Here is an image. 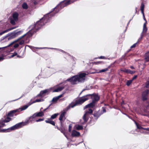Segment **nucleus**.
Returning <instances> with one entry per match:
<instances>
[{"mask_svg": "<svg viewBox=\"0 0 149 149\" xmlns=\"http://www.w3.org/2000/svg\"><path fill=\"white\" fill-rule=\"evenodd\" d=\"M103 114V112L102 111H100V110H99L97 111H94L93 115L95 117V119L97 120L98 118Z\"/></svg>", "mask_w": 149, "mask_h": 149, "instance_id": "obj_11", "label": "nucleus"}, {"mask_svg": "<svg viewBox=\"0 0 149 149\" xmlns=\"http://www.w3.org/2000/svg\"><path fill=\"white\" fill-rule=\"evenodd\" d=\"M63 134H64V135L65 136L66 138L68 140H69V138H68V136H67V133H65V132H64V133H63Z\"/></svg>", "mask_w": 149, "mask_h": 149, "instance_id": "obj_56", "label": "nucleus"}, {"mask_svg": "<svg viewBox=\"0 0 149 149\" xmlns=\"http://www.w3.org/2000/svg\"><path fill=\"white\" fill-rule=\"evenodd\" d=\"M51 88L49 89H46L44 90L41 91L40 93L37 95L36 97H43L46 95H48L50 92Z\"/></svg>", "mask_w": 149, "mask_h": 149, "instance_id": "obj_7", "label": "nucleus"}, {"mask_svg": "<svg viewBox=\"0 0 149 149\" xmlns=\"http://www.w3.org/2000/svg\"><path fill=\"white\" fill-rule=\"evenodd\" d=\"M54 15L51 11L44 15L43 17L38 21L34 25H31L29 28L31 29V30L21 36V39L25 36L26 37V38L31 37L34 33L37 32L42 26L49 22L51 18L54 16Z\"/></svg>", "mask_w": 149, "mask_h": 149, "instance_id": "obj_1", "label": "nucleus"}, {"mask_svg": "<svg viewBox=\"0 0 149 149\" xmlns=\"http://www.w3.org/2000/svg\"><path fill=\"white\" fill-rule=\"evenodd\" d=\"M26 94V93L23 94L21 96V97H19V98H18V99H16V100H13L12 101H15L18 100H19V99H20L21 98H22V97L24 96Z\"/></svg>", "mask_w": 149, "mask_h": 149, "instance_id": "obj_38", "label": "nucleus"}, {"mask_svg": "<svg viewBox=\"0 0 149 149\" xmlns=\"http://www.w3.org/2000/svg\"><path fill=\"white\" fill-rule=\"evenodd\" d=\"M102 112H103V113H104L106 112V110L105 109V108L104 107H102Z\"/></svg>", "mask_w": 149, "mask_h": 149, "instance_id": "obj_59", "label": "nucleus"}, {"mask_svg": "<svg viewBox=\"0 0 149 149\" xmlns=\"http://www.w3.org/2000/svg\"><path fill=\"white\" fill-rule=\"evenodd\" d=\"M11 120V118L9 117V116H7V117L4 120H3V121L5 123H8Z\"/></svg>", "mask_w": 149, "mask_h": 149, "instance_id": "obj_25", "label": "nucleus"}, {"mask_svg": "<svg viewBox=\"0 0 149 149\" xmlns=\"http://www.w3.org/2000/svg\"><path fill=\"white\" fill-rule=\"evenodd\" d=\"M17 55V53L16 52H14L13 54L12 55H11V57H13L14 56Z\"/></svg>", "mask_w": 149, "mask_h": 149, "instance_id": "obj_46", "label": "nucleus"}, {"mask_svg": "<svg viewBox=\"0 0 149 149\" xmlns=\"http://www.w3.org/2000/svg\"><path fill=\"white\" fill-rule=\"evenodd\" d=\"M22 32V31H17L15 30L12 32L9 33L5 36L2 37L1 38V41L8 37V40L13 39L20 35Z\"/></svg>", "mask_w": 149, "mask_h": 149, "instance_id": "obj_4", "label": "nucleus"}, {"mask_svg": "<svg viewBox=\"0 0 149 149\" xmlns=\"http://www.w3.org/2000/svg\"><path fill=\"white\" fill-rule=\"evenodd\" d=\"M89 95H89L90 98L92 99V101L97 104L100 98V96L98 95V94L94 93L92 94H89Z\"/></svg>", "mask_w": 149, "mask_h": 149, "instance_id": "obj_9", "label": "nucleus"}, {"mask_svg": "<svg viewBox=\"0 0 149 149\" xmlns=\"http://www.w3.org/2000/svg\"><path fill=\"white\" fill-rule=\"evenodd\" d=\"M24 40H22L21 41H20L19 43V45H22L23 44H24Z\"/></svg>", "mask_w": 149, "mask_h": 149, "instance_id": "obj_43", "label": "nucleus"}, {"mask_svg": "<svg viewBox=\"0 0 149 149\" xmlns=\"http://www.w3.org/2000/svg\"><path fill=\"white\" fill-rule=\"evenodd\" d=\"M137 125L136 126L137 129H143V127H141L139 123L138 124V125Z\"/></svg>", "mask_w": 149, "mask_h": 149, "instance_id": "obj_42", "label": "nucleus"}, {"mask_svg": "<svg viewBox=\"0 0 149 149\" xmlns=\"http://www.w3.org/2000/svg\"><path fill=\"white\" fill-rule=\"evenodd\" d=\"M34 103L37 102H40V99H36L34 101Z\"/></svg>", "mask_w": 149, "mask_h": 149, "instance_id": "obj_55", "label": "nucleus"}, {"mask_svg": "<svg viewBox=\"0 0 149 149\" xmlns=\"http://www.w3.org/2000/svg\"><path fill=\"white\" fill-rule=\"evenodd\" d=\"M72 128V124H70L69 125V128H68V131L69 132H71V131Z\"/></svg>", "mask_w": 149, "mask_h": 149, "instance_id": "obj_37", "label": "nucleus"}, {"mask_svg": "<svg viewBox=\"0 0 149 149\" xmlns=\"http://www.w3.org/2000/svg\"><path fill=\"white\" fill-rule=\"evenodd\" d=\"M4 59V58L2 56H0V61H3Z\"/></svg>", "mask_w": 149, "mask_h": 149, "instance_id": "obj_62", "label": "nucleus"}, {"mask_svg": "<svg viewBox=\"0 0 149 149\" xmlns=\"http://www.w3.org/2000/svg\"><path fill=\"white\" fill-rule=\"evenodd\" d=\"M143 38L142 37H140L138 39V41L137 42H138V43L139 44L140 42L141 41Z\"/></svg>", "mask_w": 149, "mask_h": 149, "instance_id": "obj_53", "label": "nucleus"}, {"mask_svg": "<svg viewBox=\"0 0 149 149\" xmlns=\"http://www.w3.org/2000/svg\"><path fill=\"white\" fill-rule=\"evenodd\" d=\"M149 90H147L144 91L142 94V99L143 101L146 100L148 99V96Z\"/></svg>", "mask_w": 149, "mask_h": 149, "instance_id": "obj_12", "label": "nucleus"}, {"mask_svg": "<svg viewBox=\"0 0 149 149\" xmlns=\"http://www.w3.org/2000/svg\"><path fill=\"white\" fill-rule=\"evenodd\" d=\"M10 22L13 25H15V22L17 21L16 20H15L12 17H10Z\"/></svg>", "mask_w": 149, "mask_h": 149, "instance_id": "obj_22", "label": "nucleus"}, {"mask_svg": "<svg viewBox=\"0 0 149 149\" xmlns=\"http://www.w3.org/2000/svg\"><path fill=\"white\" fill-rule=\"evenodd\" d=\"M58 99L56 97H53L52 100L50 102H52V103L55 104L57 103Z\"/></svg>", "mask_w": 149, "mask_h": 149, "instance_id": "obj_23", "label": "nucleus"}, {"mask_svg": "<svg viewBox=\"0 0 149 149\" xmlns=\"http://www.w3.org/2000/svg\"><path fill=\"white\" fill-rule=\"evenodd\" d=\"M14 43H15V42H14L13 41L12 42H11L10 44H9L8 46H5V47H3V48H4V49L8 47H9V46H10V45H13V44H14Z\"/></svg>", "mask_w": 149, "mask_h": 149, "instance_id": "obj_35", "label": "nucleus"}, {"mask_svg": "<svg viewBox=\"0 0 149 149\" xmlns=\"http://www.w3.org/2000/svg\"><path fill=\"white\" fill-rule=\"evenodd\" d=\"M92 88L91 86H86L85 88L83 89V91H84L85 90H88L90 89H91Z\"/></svg>", "mask_w": 149, "mask_h": 149, "instance_id": "obj_29", "label": "nucleus"}, {"mask_svg": "<svg viewBox=\"0 0 149 149\" xmlns=\"http://www.w3.org/2000/svg\"><path fill=\"white\" fill-rule=\"evenodd\" d=\"M44 116V113L42 111H40L39 112H37L34 113L32 116L29 117L28 119L29 122H31L33 120V119L37 117H40Z\"/></svg>", "mask_w": 149, "mask_h": 149, "instance_id": "obj_6", "label": "nucleus"}, {"mask_svg": "<svg viewBox=\"0 0 149 149\" xmlns=\"http://www.w3.org/2000/svg\"><path fill=\"white\" fill-rule=\"evenodd\" d=\"M90 95L88 94L79 97L78 99L76 100L75 103H74L73 102H72L68 106V107L66 108V110L69 109L71 108H73L78 105H81L85 101L90 99L89 95Z\"/></svg>", "mask_w": 149, "mask_h": 149, "instance_id": "obj_3", "label": "nucleus"}, {"mask_svg": "<svg viewBox=\"0 0 149 149\" xmlns=\"http://www.w3.org/2000/svg\"><path fill=\"white\" fill-rule=\"evenodd\" d=\"M12 131L10 127L6 129H0V132H10Z\"/></svg>", "mask_w": 149, "mask_h": 149, "instance_id": "obj_21", "label": "nucleus"}, {"mask_svg": "<svg viewBox=\"0 0 149 149\" xmlns=\"http://www.w3.org/2000/svg\"><path fill=\"white\" fill-rule=\"evenodd\" d=\"M144 5L143 3H141V10H144Z\"/></svg>", "mask_w": 149, "mask_h": 149, "instance_id": "obj_41", "label": "nucleus"}, {"mask_svg": "<svg viewBox=\"0 0 149 149\" xmlns=\"http://www.w3.org/2000/svg\"><path fill=\"white\" fill-rule=\"evenodd\" d=\"M132 81L131 80H128L126 82V84L127 86H129L132 83Z\"/></svg>", "mask_w": 149, "mask_h": 149, "instance_id": "obj_30", "label": "nucleus"}, {"mask_svg": "<svg viewBox=\"0 0 149 149\" xmlns=\"http://www.w3.org/2000/svg\"><path fill=\"white\" fill-rule=\"evenodd\" d=\"M121 71L123 72H125L127 74H133L135 73L136 71H132L129 69H121L120 70Z\"/></svg>", "mask_w": 149, "mask_h": 149, "instance_id": "obj_14", "label": "nucleus"}, {"mask_svg": "<svg viewBox=\"0 0 149 149\" xmlns=\"http://www.w3.org/2000/svg\"><path fill=\"white\" fill-rule=\"evenodd\" d=\"M137 77V75H135L132 78V79H131L132 81H133L134 80V79H136V78Z\"/></svg>", "mask_w": 149, "mask_h": 149, "instance_id": "obj_52", "label": "nucleus"}, {"mask_svg": "<svg viewBox=\"0 0 149 149\" xmlns=\"http://www.w3.org/2000/svg\"><path fill=\"white\" fill-rule=\"evenodd\" d=\"M75 128L78 130H82L83 129V127L82 125L76 124L74 126Z\"/></svg>", "mask_w": 149, "mask_h": 149, "instance_id": "obj_19", "label": "nucleus"}, {"mask_svg": "<svg viewBox=\"0 0 149 149\" xmlns=\"http://www.w3.org/2000/svg\"><path fill=\"white\" fill-rule=\"evenodd\" d=\"M28 107V106H27V104L21 107L20 108H19L17 109H19L18 112H19L21 111L24 110L26 109Z\"/></svg>", "mask_w": 149, "mask_h": 149, "instance_id": "obj_20", "label": "nucleus"}, {"mask_svg": "<svg viewBox=\"0 0 149 149\" xmlns=\"http://www.w3.org/2000/svg\"><path fill=\"white\" fill-rule=\"evenodd\" d=\"M29 121L28 118L24 122H22L16 124L14 126L10 127L11 131L15 130L21 128L23 126L26 125L29 123Z\"/></svg>", "mask_w": 149, "mask_h": 149, "instance_id": "obj_5", "label": "nucleus"}, {"mask_svg": "<svg viewBox=\"0 0 149 149\" xmlns=\"http://www.w3.org/2000/svg\"><path fill=\"white\" fill-rule=\"evenodd\" d=\"M87 74L85 72H81L78 74L72 76L67 79L64 82L66 81L70 82L72 84H77V82H84L86 76Z\"/></svg>", "mask_w": 149, "mask_h": 149, "instance_id": "obj_2", "label": "nucleus"}, {"mask_svg": "<svg viewBox=\"0 0 149 149\" xmlns=\"http://www.w3.org/2000/svg\"><path fill=\"white\" fill-rule=\"evenodd\" d=\"M93 110L91 108H89L88 109V111H85V113L83 117V119L84 123L87 122L88 120V118L87 117V116H88V114L93 115Z\"/></svg>", "mask_w": 149, "mask_h": 149, "instance_id": "obj_8", "label": "nucleus"}, {"mask_svg": "<svg viewBox=\"0 0 149 149\" xmlns=\"http://www.w3.org/2000/svg\"><path fill=\"white\" fill-rule=\"evenodd\" d=\"M87 108H89V105H88V104H87V105H86L84 108V110H85V109H86Z\"/></svg>", "mask_w": 149, "mask_h": 149, "instance_id": "obj_58", "label": "nucleus"}, {"mask_svg": "<svg viewBox=\"0 0 149 149\" xmlns=\"http://www.w3.org/2000/svg\"><path fill=\"white\" fill-rule=\"evenodd\" d=\"M145 56H148L149 57V51L147 52L145 54Z\"/></svg>", "mask_w": 149, "mask_h": 149, "instance_id": "obj_61", "label": "nucleus"}, {"mask_svg": "<svg viewBox=\"0 0 149 149\" xmlns=\"http://www.w3.org/2000/svg\"><path fill=\"white\" fill-rule=\"evenodd\" d=\"M99 58V59H108L109 60L110 59L109 58H107V57H106L105 56H99L98 57V58H95V59L97 58Z\"/></svg>", "mask_w": 149, "mask_h": 149, "instance_id": "obj_31", "label": "nucleus"}, {"mask_svg": "<svg viewBox=\"0 0 149 149\" xmlns=\"http://www.w3.org/2000/svg\"><path fill=\"white\" fill-rule=\"evenodd\" d=\"M80 135V133L75 130H73L72 131L71 136L73 137H78Z\"/></svg>", "mask_w": 149, "mask_h": 149, "instance_id": "obj_15", "label": "nucleus"}, {"mask_svg": "<svg viewBox=\"0 0 149 149\" xmlns=\"http://www.w3.org/2000/svg\"><path fill=\"white\" fill-rule=\"evenodd\" d=\"M34 103V101H33L32 102H28L26 104L27 105V106H28V107L32 104H33Z\"/></svg>", "mask_w": 149, "mask_h": 149, "instance_id": "obj_51", "label": "nucleus"}, {"mask_svg": "<svg viewBox=\"0 0 149 149\" xmlns=\"http://www.w3.org/2000/svg\"><path fill=\"white\" fill-rule=\"evenodd\" d=\"M33 3L35 5H36L38 4V2L37 1H33Z\"/></svg>", "mask_w": 149, "mask_h": 149, "instance_id": "obj_64", "label": "nucleus"}, {"mask_svg": "<svg viewBox=\"0 0 149 149\" xmlns=\"http://www.w3.org/2000/svg\"><path fill=\"white\" fill-rule=\"evenodd\" d=\"M16 28H17V27H11L10 28H9L8 29H6L7 30V32H8L9 31H10L12 30H13L14 29H15Z\"/></svg>", "mask_w": 149, "mask_h": 149, "instance_id": "obj_36", "label": "nucleus"}, {"mask_svg": "<svg viewBox=\"0 0 149 149\" xmlns=\"http://www.w3.org/2000/svg\"><path fill=\"white\" fill-rule=\"evenodd\" d=\"M144 59L145 60V62H148L149 61V57L148 56H145L144 58Z\"/></svg>", "mask_w": 149, "mask_h": 149, "instance_id": "obj_40", "label": "nucleus"}, {"mask_svg": "<svg viewBox=\"0 0 149 149\" xmlns=\"http://www.w3.org/2000/svg\"><path fill=\"white\" fill-rule=\"evenodd\" d=\"M64 87H65L64 86H59L58 88L55 89L54 90H53L52 91V92H58L62 91L63 89L64 88Z\"/></svg>", "mask_w": 149, "mask_h": 149, "instance_id": "obj_18", "label": "nucleus"}, {"mask_svg": "<svg viewBox=\"0 0 149 149\" xmlns=\"http://www.w3.org/2000/svg\"><path fill=\"white\" fill-rule=\"evenodd\" d=\"M47 120H45V122H46V123H48L50 124V122L51 121V119L50 118H48Z\"/></svg>", "mask_w": 149, "mask_h": 149, "instance_id": "obj_48", "label": "nucleus"}, {"mask_svg": "<svg viewBox=\"0 0 149 149\" xmlns=\"http://www.w3.org/2000/svg\"><path fill=\"white\" fill-rule=\"evenodd\" d=\"M104 63V62L102 61H97L96 62V64H103Z\"/></svg>", "mask_w": 149, "mask_h": 149, "instance_id": "obj_44", "label": "nucleus"}, {"mask_svg": "<svg viewBox=\"0 0 149 149\" xmlns=\"http://www.w3.org/2000/svg\"><path fill=\"white\" fill-rule=\"evenodd\" d=\"M19 14L17 12H14L12 18L15 19V20H16L17 21L18 20Z\"/></svg>", "mask_w": 149, "mask_h": 149, "instance_id": "obj_17", "label": "nucleus"}, {"mask_svg": "<svg viewBox=\"0 0 149 149\" xmlns=\"http://www.w3.org/2000/svg\"><path fill=\"white\" fill-rule=\"evenodd\" d=\"M48 48L47 47H35V48L36 49H45Z\"/></svg>", "mask_w": 149, "mask_h": 149, "instance_id": "obj_63", "label": "nucleus"}, {"mask_svg": "<svg viewBox=\"0 0 149 149\" xmlns=\"http://www.w3.org/2000/svg\"><path fill=\"white\" fill-rule=\"evenodd\" d=\"M59 115L58 113H55L51 116L50 119L51 120L54 119L55 118Z\"/></svg>", "mask_w": 149, "mask_h": 149, "instance_id": "obj_24", "label": "nucleus"}, {"mask_svg": "<svg viewBox=\"0 0 149 149\" xmlns=\"http://www.w3.org/2000/svg\"><path fill=\"white\" fill-rule=\"evenodd\" d=\"M7 30H4L3 31L1 32L0 33V36L2 35H3V34L6 33L7 32Z\"/></svg>", "mask_w": 149, "mask_h": 149, "instance_id": "obj_45", "label": "nucleus"}, {"mask_svg": "<svg viewBox=\"0 0 149 149\" xmlns=\"http://www.w3.org/2000/svg\"><path fill=\"white\" fill-rule=\"evenodd\" d=\"M139 44L138 43V42H136V43L134 44L133 45L131 46L130 47L131 48H135L136 46L138 45Z\"/></svg>", "mask_w": 149, "mask_h": 149, "instance_id": "obj_32", "label": "nucleus"}, {"mask_svg": "<svg viewBox=\"0 0 149 149\" xmlns=\"http://www.w3.org/2000/svg\"><path fill=\"white\" fill-rule=\"evenodd\" d=\"M61 52H62V53H65V54H66L68 55L69 56H70V54L68 53L65 52V51H64L63 50H62V51ZM71 56L72 58H74V57L72 56L71 55Z\"/></svg>", "mask_w": 149, "mask_h": 149, "instance_id": "obj_39", "label": "nucleus"}, {"mask_svg": "<svg viewBox=\"0 0 149 149\" xmlns=\"http://www.w3.org/2000/svg\"><path fill=\"white\" fill-rule=\"evenodd\" d=\"M22 7L23 9H27L28 8V5L25 2H24L23 3L22 5Z\"/></svg>", "mask_w": 149, "mask_h": 149, "instance_id": "obj_27", "label": "nucleus"}, {"mask_svg": "<svg viewBox=\"0 0 149 149\" xmlns=\"http://www.w3.org/2000/svg\"><path fill=\"white\" fill-rule=\"evenodd\" d=\"M147 30L148 29L147 27H143L142 32L143 33H146Z\"/></svg>", "mask_w": 149, "mask_h": 149, "instance_id": "obj_33", "label": "nucleus"}, {"mask_svg": "<svg viewBox=\"0 0 149 149\" xmlns=\"http://www.w3.org/2000/svg\"><path fill=\"white\" fill-rule=\"evenodd\" d=\"M14 43H15V42H14L13 41L12 42H11L10 44H9L8 46H5V47H3V48H4V49L8 47H9V46H10V45H13V44H14Z\"/></svg>", "mask_w": 149, "mask_h": 149, "instance_id": "obj_34", "label": "nucleus"}, {"mask_svg": "<svg viewBox=\"0 0 149 149\" xmlns=\"http://www.w3.org/2000/svg\"><path fill=\"white\" fill-rule=\"evenodd\" d=\"M19 109H15L10 111L7 114V116L12 117L13 116L14 114L16 112H19Z\"/></svg>", "mask_w": 149, "mask_h": 149, "instance_id": "obj_13", "label": "nucleus"}, {"mask_svg": "<svg viewBox=\"0 0 149 149\" xmlns=\"http://www.w3.org/2000/svg\"><path fill=\"white\" fill-rule=\"evenodd\" d=\"M44 120V118H39L37 120H36V122H40V121H43Z\"/></svg>", "mask_w": 149, "mask_h": 149, "instance_id": "obj_49", "label": "nucleus"}, {"mask_svg": "<svg viewBox=\"0 0 149 149\" xmlns=\"http://www.w3.org/2000/svg\"><path fill=\"white\" fill-rule=\"evenodd\" d=\"M68 107V106L63 109V112L61 113L59 117V119L60 120V125L61 127L63 126L62 122V121L63 120V117L65 116V114L66 113V111L69 110L68 109V110H66V108H67Z\"/></svg>", "mask_w": 149, "mask_h": 149, "instance_id": "obj_10", "label": "nucleus"}, {"mask_svg": "<svg viewBox=\"0 0 149 149\" xmlns=\"http://www.w3.org/2000/svg\"><path fill=\"white\" fill-rule=\"evenodd\" d=\"M97 104L96 103L93 101L91 102L88 104L89 108H93V110L95 109V108H94Z\"/></svg>", "mask_w": 149, "mask_h": 149, "instance_id": "obj_16", "label": "nucleus"}, {"mask_svg": "<svg viewBox=\"0 0 149 149\" xmlns=\"http://www.w3.org/2000/svg\"><path fill=\"white\" fill-rule=\"evenodd\" d=\"M50 124L53 126H55V122L54 121L52 120H51Z\"/></svg>", "mask_w": 149, "mask_h": 149, "instance_id": "obj_54", "label": "nucleus"}, {"mask_svg": "<svg viewBox=\"0 0 149 149\" xmlns=\"http://www.w3.org/2000/svg\"><path fill=\"white\" fill-rule=\"evenodd\" d=\"M64 93H63L58 96H56L58 100L61 97H63Z\"/></svg>", "mask_w": 149, "mask_h": 149, "instance_id": "obj_50", "label": "nucleus"}, {"mask_svg": "<svg viewBox=\"0 0 149 149\" xmlns=\"http://www.w3.org/2000/svg\"><path fill=\"white\" fill-rule=\"evenodd\" d=\"M4 122L3 120H0V129L1 128L4 127L5 126V124L3 123Z\"/></svg>", "mask_w": 149, "mask_h": 149, "instance_id": "obj_26", "label": "nucleus"}, {"mask_svg": "<svg viewBox=\"0 0 149 149\" xmlns=\"http://www.w3.org/2000/svg\"><path fill=\"white\" fill-rule=\"evenodd\" d=\"M19 43H16L14 45L13 47L15 48H17L19 47Z\"/></svg>", "mask_w": 149, "mask_h": 149, "instance_id": "obj_47", "label": "nucleus"}, {"mask_svg": "<svg viewBox=\"0 0 149 149\" xmlns=\"http://www.w3.org/2000/svg\"><path fill=\"white\" fill-rule=\"evenodd\" d=\"M108 71L107 68H104V69H102L101 70H100L98 72H97V73H102L103 72H105L107 71Z\"/></svg>", "mask_w": 149, "mask_h": 149, "instance_id": "obj_28", "label": "nucleus"}, {"mask_svg": "<svg viewBox=\"0 0 149 149\" xmlns=\"http://www.w3.org/2000/svg\"><path fill=\"white\" fill-rule=\"evenodd\" d=\"M26 47L27 46V47H29L31 49L32 48H35V47H33V46H31V45H26Z\"/></svg>", "mask_w": 149, "mask_h": 149, "instance_id": "obj_60", "label": "nucleus"}, {"mask_svg": "<svg viewBox=\"0 0 149 149\" xmlns=\"http://www.w3.org/2000/svg\"><path fill=\"white\" fill-rule=\"evenodd\" d=\"M149 87V82L148 81H147L146 82V87L147 88H148Z\"/></svg>", "mask_w": 149, "mask_h": 149, "instance_id": "obj_57", "label": "nucleus"}]
</instances>
